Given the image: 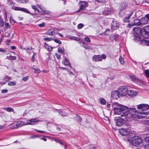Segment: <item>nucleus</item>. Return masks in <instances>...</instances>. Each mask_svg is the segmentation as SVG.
Wrapping results in <instances>:
<instances>
[{
    "label": "nucleus",
    "mask_w": 149,
    "mask_h": 149,
    "mask_svg": "<svg viewBox=\"0 0 149 149\" xmlns=\"http://www.w3.org/2000/svg\"><path fill=\"white\" fill-rule=\"evenodd\" d=\"M131 80L133 81H136L137 80L136 77L134 76H132L131 77Z\"/></svg>",
    "instance_id": "36"
},
{
    "label": "nucleus",
    "mask_w": 149,
    "mask_h": 149,
    "mask_svg": "<svg viewBox=\"0 0 149 149\" xmlns=\"http://www.w3.org/2000/svg\"><path fill=\"white\" fill-rule=\"evenodd\" d=\"M119 24L118 21L113 20L111 23V29L112 30H116L119 27Z\"/></svg>",
    "instance_id": "15"
},
{
    "label": "nucleus",
    "mask_w": 149,
    "mask_h": 149,
    "mask_svg": "<svg viewBox=\"0 0 149 149\" xmlns=\"http://www.w3.org/2000/svg\"><path fill=\"white\" fill-rule=\"evenodd\" d=\"M120 94L118 91H113L111 93V96L113 98L117 99L119 97Z\"/></svg>",
    "instance_id": "12"
},
{
    "label": "nucleus",
    "mask_w": 149,
    "mask_h": 149,
    "mask_svg": "<svg viewBox=\"0 0 149 149\" xmlns=\"http://www.w3.org/2000/svg\"><path fill=\"white\" fill-rule=\"evenodd\" d=\"M16 84L15 81H10L8 83V85L10 86H15Z\"/></svg>",
    "instance_id": "31"
},
{
    "label": "nucleus",
    "mask_w": 149,
    "mask_h": 149,
    "mask_svg": "<svg viewBox=\"0 0 149 149\" xmlns=\"http://www.w3.org/2000/svg\"><path fill=\"white\" fill-rule=\"evenodd\" d=\"M3 109L8 112H13L14 111L13 109L10 107L5 108Z\"/></svg>",
    "instance_id": "24"
},
{
    "label": "nucleus",
    "mask_w": 149,
    "mask_h": 149,
    "mask_svg": "<svg viewBox=\"0 0 149 149\" xmlns=\"http://www.w3.org/2000/svg\"><path fill=\"white\" fill-rule=\"evenodd\" d=\"M36 54L34 53L33 55L32 58H31V61L32 62H34V56Z\"/></svg>",
    "instance_id": "52"
},
{
    "label": "nucleus",
    "mask_w": 149,
    "mask_h": 149,
    "mask_svg": "<svg viewBox=\"0 0 149 149\" xmlns=\"http://www.w3.org/2000/svg\"><path fill=\"white\" fill-rule=\"evenodd\" d=\"M131 16V14H130V15L128 17L125 18L123 20L124 21V22H128L129 21V19L130 17Z\"/></svg>",
    "instance_id": "35"
},
{
    "label": "nucleus",
    "mask_w": 149,
    "mask_h": 149,
    "mask_svg": "<svg viewBox=\"0 0 149 149\" xmlns=\"http://www.w3.org/2000/svg\"><path fill=\"white\" fill-rule=\"evenodd\" d=\"M76 119L78 121H81L82 120L81 118L78 116H76Z\"/></svg>",
    "instance_id": "46"
},
{
    "label": "nucleus",
    "mask_w": 149,
    "mask_h": 149,
    "mask_svg": "<svg viewBox=\"0 0 149 149\" xmlns=\"http://www.w3.org/2000/svg\"><path fill=\"white\" fill-rule=\"evenodd\" d=\"M127 93L128 95L131 97L135 96L137 94V93L136 92L132 90H128Z\"/></svg>",
    "instance_id": "17"
},
{
    "label": "nucleus",
    "mask_w": 149,
    "mask_h": 149,
    "mask_svg": "<svg viewBox=\"0 0 149 149\" xmlns=\"http://www.w3.org/2000/svg\"><path fill=\"white\" fill-rule=\"evenodd\" d=\"M107 107L108 108H109L111 107V105L110 104H107Z\"/></svg>",
    "instance_id": "63"
},
{
    "label": "nucleus",
    "mask_w": 149,
    "mask_h": 149,
    "mask_svg": "<svg viewBox=\"0 0 149 149\" xmlns=\"http://www.w3.org/2000/svg\"><path fill=\"white\" fill-rule=\"evenodd\" d=\"M38 25L39 27H42L45 26V24L44 22H43L42 24H38Z\"/></svg>",
    "instance_id": "45"
},
{
    "label": "nucleus",
    "mask_w": 149,
    "mask_h": 149,
    "mask_svg": "<svg viewBox=\"0 0 149 149\" xmlns=\"http://www.w3.org/2000/svg\"><path fill=\"white\" fill-rule=\"evenodd\" d=\"M140 116V118H144L146 117L145 115H149V111L147 112H138ZM146 123L147 125H149V120H147L146 121Z\"/></svg>",
    "instance_id": "11"
},
{
    "label": "nucleus",
    "mask_w": 149,
    "mask_h": 149,
    "mask_svg": "<svg viewBox=\"0 0 149 149\" xmlns=\"http://www.w3.org/2000/svg\"><path fill=\"white\" fill-rule=\"evenodd\" d=\"M28 77L27 76L26 77H24L22 78V80L24 81H26L28 79Z\"/></svg>",
    "instance_id": "48"
},
{
    "label": "nucleus",
    "mask_w": 149,
    "mask_h": 149,
    "mask_svg": "<svg viewBox=\"0 0 149 149\" xmlns=\"http://www.w3.org/2000/svg\"><path fill=\"white\" fill-rule=\"evenodd\" d=\"M56 142L58 143H59L63 145V143L60 141L58 140H57L56 141Z\"/></svg>",
    "instance_id": "57"
},
{
    "label": "nucleus",
    "mask_w": 149,
    "mask_h": 149,
    "mask_svg": "<svg viewBox=\"0 0 149 149\" xmlns=\"http://www.w3.org/2000/svg\"><path fill=\"white\" fill-rule=\"evenodd\" d=\"M112 106L113 108V110L118 108L122 107L125 106L119 104L118 102H113L112 103Z\"/></svg>",
    "instance_id": "14"
},
{
    "label": "nucleus",
    "mask_w": 149,
    "mask_h": 149,
    "mask_svg": "<svg viewBox=\"0 0 149 149\" xmlns=\"http://www.w3.org/2000/svg\"><path fill=\"white\" fill-rule=\"evenodd\" d=\"M57 34H58L59 36L61 37H63V36L62 34L59 33H57Z\"/></svg>",
    "instance_id": "59"
},
{
    "label": "nucleus",
    "mask_w": 149,
    "mask_h": 149,
    "mask_svg": "<svg viewBox=\"0 0 149 149\" xmlns=\"http://www.w3.org/2000/svg\"><path fill=\"white\" fill-rule=\"evenodd\" d=\"M120 9L121 10H123L125 8L126 6V5L125 3H123L120 4Z\"/></svg>",
    "instance_id": "33"
},
{
    "label": "nucleus",
    "mask_w": 149,
    "mask_h": 149,
    "mask_svg": "<svg viewBox=\"0 0 149 149\" xmlns=\"http://www.w3.org/2000/svg\"><path fill=\"white\" fill-rule=\"evenodd\" d=\"M97 2L102 3H104L105 1V0H97Z\"/></svg>",
    "instance_id": "55"
},
{
    "label": "nucleus",
    "mask_w": 149,
    "mask_h": 149,
    "mask_svg": "<svg viewBox=\"0 0 149 149\" xmlns=\"http://www.w3.org/2000/svg\"><path fill=\"white\" fill-rule=\"evenodd\" d=\"M55 33L54 29L53 28H51L48 29L45 33L46 34L51 36H53Z\"/></svg>",
    "instance_id": "18"
},
{
    "label": "nucleus",
    "mask_w": 149,
    "mask_h": 149,
    "mask_svg": "<svg viewBox=\"0 0 149 149\" xmlns=\"http://www.w3.org/2000/svg\"><path fill=\"white\" fill-rule=\"evenodd\" d=\"M84 25L82 24H79L77 26L78 28L79 29H81L83 27Z\"/></svg>",
    "instance_id": "40"
},
{
    "label": "nucleus",
    "mask_w": 149,
    "mask_h": 149,
    "mask_svg": "<svg viewBox=\"0 0 149 149\" xmlns=\"http://www.w3.org/2000/svg\"><path fill=\"white\" fill-rule=\"evenodd\" d=\"M145 149H149V144L146 145L145 146Z\"/></svg>",
    "instance_id": "56"
},
{
    "label": "nucleus",
    "mask_w": 149,
    "mask_h": 149,
    "mask_svg": "<svg viewBox=\"0 0 149 149\" xmlns=\"http://www.w3.org/2000/svg\"><path fill=\"white\" fill-rule=\"evenodd\" d=\"M117 36L114 35H111L110 37V40L111 41H113L114 40H117L116 37Z\"/></svg>",
    "instance_id": "25"
},
{
    "label": "nucleus",
    "mask_w": 149,
    "mask_h": 149,
    "mask_svg": "<svg viewBox=\"0 0 149 149\" xmlns=\"http://www.w3.org/2000/svg\"><path fill=\"white\" fill-rule=\"evenodd\" d=\"M5 127V126L4 125H0V129H1Z\"/></svg>",
    "instance_id": "61"
},
{
    "label": "nucleus",
    "mask_w": 149,
    "mask_h": 149,
    "mask_svg": "<svg viewBox=\"0 0 149 149\" xmlns=\"http://www.w3.org/2000/svg\"><path fill=\"white\" fill-rule=\"evenodd\" d=\"M18 3H24L28 2V0H16Z\"/></svg>",
    "instance_id": "28"
},
{
    "label": "nucleus",
    "mask_w": 149,
    "mask_h": 149,
    "mask_svg": "<svg viewBox=\"0 0 149 149\" xmlns=\"http://www.w3.org/2000/svg\"><path fill=\"white\" fill-rule=\"evenodd\" d=\"M54 42L59 44H61V42L58 39H54Z\"/></svg>",
    "instance_id": "41"
},
{
    "label": "nucleus",
    "mask_w": 149,
    "mask_h": 149,
    "mask_svg": "<svg viewBox=\"0 0 149 149\" xmlns=\"http://www.w3.org/2000/svg\"><path fill=\"white\" fill-rule=\"evenodd\" d=\"M11 49L13 50H14L16 48V47L15 46H11Z\"/></svg>",
    "instance_id": "60"
},
{
    "label": "nucleus",
    "mask_w": 149,
    "mask_h": 149,
    "mask_svg": "<svg viewBox=\"0 0 149 149\" xmlns=\"http://www.w3.org/2000/svg\"><path fill=\"white\" fill-rule=\"evenodd\" d=\"M133 31L136 35H139L141 33L142 30L139 27H134L133 28Z\"/></svg>",
    "instance_id": "16"
},
{
    "label": "nucleus",
    "mask_w": 149,
    "mask_h": 149,
    "mask_svg": "<svg viewBox=\"0 0 149 149\" xmlns=\"http://www.w3.org/2000/svg\"><path fill=\"white\" fill-rule=\"evenodd\" d=\"M119 132L123 136H127L129 135L130 132L128 128H122L119 130Z\"/></svg>",
    "instance_id": "4"
},
{
    "label": "nucleus",
    "mask_w": 149,
    "mask_h": 149,
    "mask_svg": "<svg viewBox=\"0 0 149 149\" xmlns=\"http://www.w3.org/2000/svg\"><path fill=\"white\" fill-rule=\"evenodd\" d=\"M31 68L34 70V72L36 74H39L40 72V71L39 69Z\"/></svg>",
    "instance_id": "27"
},
{
    "label": "nucleus",
    "mask_w": 149,
    "mask_h": 149,
    "mask_svg": "<svg viewBox=\"0 0 149 149\" xmlns=\"http://www.w3.org/2000/svg\"><path fill=\"white\" fill-rule=\"evenodd\" d=\"M142 34V36L144 38L146 39L149 38V34L148 32H144V33H143Z\"/></svg>",
    "instance_id": "23"
},
{
    "label": "nucleus",
    "mask_w": 149,
    "mask_h": 149,
    "mask_svg": "<svg viewBox=\"0 0 149 149\" xmlns=\"http://www.w3.org/2000/svg\"><path fill=\"white\" fill-rule=\"evenodd\" d=\"M141 25V19H136L134 23V24L132 25V26L134 25H137L138 26H140Z\"/></svg>",
    "instance_id": "21"
},
{
    "label": "nucleus",
    "mask_w": 149,
    "mask_h": 149,
    "mask_svg": "<svg viewBox=\"0 0 149 149\" xmlns=\"http://www.w3.org/2000/svg\"><path fill=\"white\" fill-rule=\"evenodd\" d=\"M115 121L117 126H121L123 124L124 120L122 118L118 117V118L115 119Z\"/></svg>",
    "instance_id": "9"
},
{
    "label": "nucleus",
    "mask_w": 149,
    "mask_h": 149,
    "mask_svg": "<svg viewBox=\"0 0 149 149\" xmlns=\"http://www.w3.org/2000/svg\"><path fill=\"white\" fill-rule=\"evenodd\" d=\"M114 114L120 115L121 116H127L129 118H132L133 119L140 118L139 115L135 114L139 112L134 108H128L124 106L122 107L113 109Z\"/></svg>",
    "instance_id": "1"
},
{
    "label": "nucleus",
    "mask_w": 149,
    "mask_h": 149,
    "mask_svg": "<svg viewBox=\"0 0 149 149\" xmlns=\"http://www.w3.org/2000/svg\"><path fill=\"white\" fill-rule=\"evenodd\" d=\"M100 102L102 104H105L106 103L105 100L104 98H101L100 100Z\"/></svg>",
    "instance_id": "32"
},
{
    "label": "nucleus",
    "mask_w": 149,
    "mask_h": 149,
    "mask_svg": "<svg viewBox=\"0 0 149 149\" xmlns=\"http://www.w3.org/2000/svg\"><path fill=\"white\" fill-rule=\"evenodd\" d=\"M42 139L45 141H47V139L44 137H42Z\"/></svg>",
    "instance_id": "62"
},
{
    "label": "nucleus",
    "mask_w": 149,
    "mask_h": 149,
    "mask_svg": "<svg viewBox=\"0 0 149 149\" xmlns=\"http://www.w3.org/2000/svg\"><path fill=\"white\" fill-rule=\"evenodd\" d=\"M45 47L46 49L48 51H51L53 48L52 47H49L47 45L46 43H45Z\"/></svg>",
    "instance_id": "26"
},
{
    "label": "nucleus",
    "mask_w": 149,
    "mask_h": 149,
    "mask_svg": "<svg viewBox=\"0 0 149 149\" xmlns=\"http://www.w3.org/2000/svg\"><path fill=\"white\" fill-rule=\"evenodd\" d=\"M58 51L59 53L63 54L64 52V48L63 47H58Z\"/></svg>",
    "instance_id": "22"
},
{
    "label": "nucleus",
    "mask_w": 149,
    "mask_h": 149,
    "mask_svg": "<svg viewBox=\"0 0 149 149\" xmlns=\"http://www.w3.org/2000/svg\"><path fill=\"white\" fill-rule=\"evenodd\" d=\"M55 55L58 59H60L61 58V56L60 55L58 54L57 53H56Z\"/></svg>",
    "instance_id": "51"
},
{
    "label": "nucleus",
    "mask_w": 149,
    "mask_h": 149,
    "mask_svg": "<svg viewBox=\"0 0 149 149\" xmlns=\"http://www.w3.org/2000/svg\"><path fill=\"white\" fill-rule=\"evenodd\" d=\"M35 130L37 132H39L41 133L42 134L44 133L45 132L44 131H40V130Z\"/></svg>",
    "instance_id": "54"
},
{
    "label": "nucleus",
    "mask_w": 149,
    "mask_h": 149,
    "mask_svg": "<svg viewBox=\"0 0 149 149\" xmlns=\"http://www.w3.org/2000/svg\"><path fill=\"white\" fill-rule=\"evenodd\" d=\"M4 24V22L1 17H0V26H3Z\"/></svg>",
    "instance_id": "37"
},
{
    "label": "nucleus",
    "mask_w": 149,
    "mask_h": 149,
    "mask_svg": "<svg viewBox=\"0 0 149 149\" xmlns=\"http://www.w3.org/2000/svg\"><path fill=\"white\" fill-rule=\"evenodd\" d=\"M137 109L143 111L149 109V105L146 104H141L137 105Z\"/></svg>",
    "instance_id": "7"
},
{
    "label": "nucleus",
    "mask_w": 149,
    "mask_h": 149,
    "mask_svg": "<svg viewBox=\"0 0 149 149\" xmlns=\"http://www.w3.org/2000/svg\"><path fill=\"white\" fill-rule=\"evenodd\" d=\"M6 24L7 25V27L8 28H9L10 27V26L9 25L8 23H6Z\"/></svg>",
    "instance_id": "64"
},
{
    "label": "nucleus",
    "mask_w": 149,
    "mask_h": 149,
    "mask_svg": "<svg viewBox=\"0 0 149 149\" xmlns=\"http://www.w3.org/2000/svg\"><path fill=\"white\" fill-rule=\"evenodd\" d=\"M71 39L72 40H75L77 41H79L80 40L77 37L72 36L71 38Z\"/></svg>",
    "instance_id": "38"
},
{
    "label": "nucleus",
    "mask_w": 149,
    "mask_h": 149,
    "mask_svg": "<svg viewBox=\"0 0 149 149\" xmlns=\"http://www.w3.org/2000/svg\"><path fill=\"white\" fill-rule=\"evenodd\" d=\"M12 9L15 10L21 11L28 14H30V12L26 9L17 6H13Z\"/></svg>",
    "instance_id": "8"
},
{
    "label": "nucleus",
    "mask_w": 149,
    "mask_h": 149,
    "mask_svg": "<svg viewBox=\"0 0 149 149\" xmlns=\"http://www.w3.org/2000/svg\"><path fill=\"white\" fill-rule=\"evenodd\" d=\"M40 121H41L40 120L38 119L37 118H34L27 120L26 124V125H33L37 124Z\"/></svg>",
    "instance_id": "5"
},
{
    "label": "nucleus",
    "mask_w": 149,
    "mask_h": 149,
    "mask_svg": "<svg viewBox=\"0 0 149 149\" xmlns=\"http://www.w3.org/2000/svg\"><path fill=\"white\" fill-rule=\"evenodd\" d=\"M5 79L7 81H8L12 79L11 78L8 76H6L5 77Z\"/></svg>",
    "instance_id": "39"
},
{
    "label": "nucleus",
    "mask_w": 149,
    "mask_h": 149,
    "mask_svg": "<svg viewBox=\"0 0 149 149\" xmlns=\"http://www.w3.org/2000/svg\"><path fill=\"white\" fill-rule=\"evenodd\" d=\"M62 63L65 65H68L70 68L71 67V65L69 63L68 60L66 58L62 61Z\"/></svg>",
    "instance_id": "19"
},
{
    "label": "nucleus",
    "mask_w": 149,
    "mask_h": 149,
    "mask_svg": "<svg viewBox=\"0 0 149 149\" xmlns=\"http://www.w3.org/2000/svg\"><path fill=\"white\" fill-rule=\"evenodd\" d=\"M106 58V56L104 54H102L101 56L100 55H95L93 57V60L95 61H101L102 59H105Z\"/></svg>",
    "instance_id": "6"
},
{
    "label": "nucleus",
    "mask_w": 149,
    "mask_h": 149,
    "mask_svg": "<svg viewBox=\"0 0 149 149\" xmlns=\"http://www.w3.org/2000/svg\"><path fill=\"white\" fill-rule=\"evenodd\" d=\"M84 40L87 42H90L91 41L90 38L88 37L85 38Z\"/></svg>",
    "instance_id": "42"
},
{
    "label": "nucleus",
    "mask_w": 149,
    "mask_h": 149,
    "mask_svg": "<svg viewBox=\"0 0 149 149\" xmlns=\"http://www.w3.org/2000/svg\"><path fill=\"white\" fill-rule=\"evenodd\" d=\"M31 7L32 8L35 10V12H37V13L39 12V10L37 9V8H39L41 9V6L39 4H37L36 6L32 5Z\"/></svg>",
    "instance_id": "20"
},
{
    "label": "nucleus",
    "mask_w": 149,
    "mask_h": 149,
    "mask_svg": "<svg viewBox=\"0 0 149 149\" xmlns=\"http://www.w3.org/2000/svg\"><path fill=\"white\" fill-rule=\"evenodd\" d=\"M80 7L79 8L80 10H84L85 9V8L87 7V3L85 1H80Z\"/></svg>",
    "instance_id": "13"
},
{
    "label": "nucleus",
    "mask_w": 149,
    "mask_h": 149,
    "mask_svg": "<svg viewBox=\"0 0 149 149\" xmlns=\"http://www.w3.org/2000/svg\"><path fill=\"white\" fill-rule=\"evenodd\" d=\"M1 91L3 93H6L8 92V91L7 89H4L2 90Z\"/></svg>",
    "instance_id": "53"
},
{
    "label": "nucleus",
    "mask_w": 149,
    "mask_h": 149,
    "mask_svg": "<svg viewBox=\"0 0 149 149\" xmlns=\"http://www.w3.org/2000/svg\"><path fill=\"white\" fill-rule=\"evenodd\" d=\"M143 42H144V43L146 45L148 46H149V41L144 40Z\"/></svg>",
    "instance_id": "50"
},
{
    "label": "nucleus",
    "mask_w": 149,
    "mask_h": 149,
    "mask_svg": "<svg viewBox=\"0 0 149 149\" xmlns=\"http://www.w3.org/2000/svg\"><path fill=\"white\" fill-rule=\"evenodd\" d=\"M109 29H107L104 32V34L106 35H108L109 34Z\"/></svg>",
    "instance_id": "49"
},
{
    "label": "nucleus",
    "mask_w": 149,
    "mask_h": 149,
    "mask_svg": "<svg viewBox=\"0 0 149 149\" xmlns=\"http://www.w3.org/2000/svg\"><path fill=\"white\" fill-rule=\"evenodd\" d=\"M119 61L120 63L123 65H124L125 63L124 60L123 58L121 56L119 58Z\"/></svg>",
    "instance_id": "29"
},
{
    "label": "nucleus",
    "mask_w": 149,
    "mask_h": 149,
    "mask_svg": "<svg viewBox=\"0 0 149 149\" xmlns=\"http://www.w3.org/2000/svg\"><path fill=\"white\" fill-rule=\"evenodd\" d=\"M145 140L147 143H149V136L146 137L145 138Z\"/></svg>",
    "instance_id": "43"
},
{
    "label": "nucleus",
    "mask_w": 149,
    "mask_h": 149,
    "mask_svg": "<svg viewBox=\"0 0 149 149\" xmlns=\"http://www.w3.org/2000/svg\"><path fill=\"white\" fill-rule=\"evenodd\" d=\"M59 113L61 114V115L62 116H66L67 115V114L65 112L63 113L62 111L60 112Z\"/></svg>",
    "instance_id": "47"
},
{
    "label": "nucleus",
    "mask_w": 149,
    "mask_h": 149,
    "mask_svg": "<svg viewBox=\"0 0 149 149\" xmlns=\"http://www.w3.org/2000/svg\"><path fill=\"white\" fill-rule=\"evenodd\" d=\"M9 57V59H10L15 60L16 59V57L15 56H10Z\"/></svg>",
    "instance_id": "44"
},
{
    "label": "nucleus",
    "mask_w": 149,
    "mask_h": 149,
    "mask_svg": "<svg viewBox=\"0 0 149 149\" xmlns=\"http://www.w3.org/2000/svg\"><path fill=\"white\" fill-rule=\"evenodd\" d=\"M6 52V50L2 48H0V52Z\"/></svg>",
    "instance_id": "58"
},
{
    "label": "nucleus",
    "mask_w": 149,
    "mask_h": 149,
    "mask_svg": "<svg viewBox=\"0 0 149 149\" xmlns=\"http://www.w3.org/2000/svg\"><path fill=\"white\" fill-rule=\"evenodd\" d=\"M127 140L130 143V144L132 143L136 146L139 145L142 143L143 141L141 138L140 136H133L132 138H128Z\"/></svg>",
    "instance_id": "2"
},
{
    "label": "nucleus",
    "mask_w": 149,
    "mask_h": 149,
    "mask_svg": "<svg viewBox=\"0 0 149 149\" xmlns=\"http://www.w3.org/2000/svg\"><path fill=\"white\" fill-rule=\"evenodd\" d=\"M44 40L45 41H52L54 40V39L52 38H45L44 39Z\"/></svg>",
    "instance_id": "34"
},
{
    "label": "nucleus",
    "mask_w": 149,
    "mask_h": 149,
    "mask_svg": "<svg viewBox=\"0 0 149 149\" xmlns=\"http://www.w3.org/2000/svg\"><path fill=\"white\" fill-rule=\"evenodd\" d=\"M118 90L120 96H125L127 94L128 88L126 86H120Z\"/></svg>",
    "instance_id": "3"
},
{
    "label": "nucleus",
    "mask_w": 149,
    "mask_h": 149,
    "mask_svg": "<svg viewBox=\"0 0 149 149\" xmlns=\"http://www.w3.org/2000/svg\"><path fill=\"white\" fill-rule=\"evenodd\" d=\"M144 73L146 76L148 78H149V70L148 69L145 70L144 71Z\"/></svg>",
    "instance_id": "30"
},
{
    "label": "nucleus",
    "mask_w": 149,
    "mask_h": 149,
    "mask_svg": "<svg viewBox=\"0 0 149 149\" xmlns=\"http://www.w3.org/2000/svg\"><path fill=\"white\" fill-rule=\"evenodd\" d=\"M149 20V14H147L141 19V24H146Z\"/></svg>",
    "instance_id": "10"
}]
</instances>
